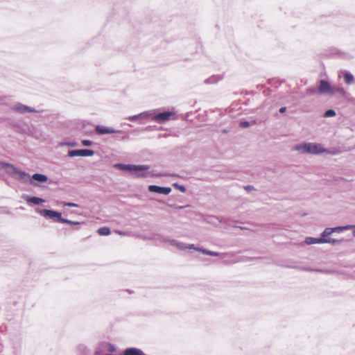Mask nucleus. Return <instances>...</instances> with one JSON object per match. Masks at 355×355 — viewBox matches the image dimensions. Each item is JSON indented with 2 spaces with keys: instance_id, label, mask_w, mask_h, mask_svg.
Listing matches in <instances>:
<instances>
[{
  "instance_id": "obj_1",
  "label": "nucleus",
  "mask_w": 355,
  "mask_h": 355,
  "mask_svg": "<svg viewBox=\"0 0 355 355\" xmlns=\"http://www.w3.org/2000/svg\"><path fill=\"white\" fill-rule=\"evenodd\" d=\"M293 150L302 153L312 155H319L322 153L336 155L338 153L336 149L328 150L324 148L320 144L310 142L297 144L293 147Z\"/></svg>"
},
{
  "instance_id": "obj_2",
  "label": "nucleus",
  "mask_w": 355,
  "mask_h": 355,
  "mask_svg": "<svg viewBox=\"0 0 355 355\" xmlns=\"http://www.w3.org/2000/svg\"><path fill=\"white\" fill-rule=\"evenodd\" d=\"M114 167L119 170L129 171L137 178H146L149 175L148 172L145 171L149 169L148 165L116 164Z\"/></svg>"
},
{
  "instance_id": "obj_3",
  "label": "nucleus",
  "mask_w": 355,
  "mask_h": 355,
  "mask_svg": "<svg viewBox=\"0 0 355 355\" xmlns=\"http://www.w3.org/2000/svg\"><path fill=\"white\" fill-rule=\"evenodd\" d=\"M153 120L159 123H164L171 119L172 116L175 115V113L171 111H166L162 112H157V110H153Z\"/></svg>"
},
{
  "instance_id": "obj_4",
  "label": "nucleus",
  "mask_w": 355,
  "mask_h": 355,
  "mask_svg": "<svg viewBox=\"0 0 355 355\" xmlns=\"http://www.w3.org/2000/svg\"><path fill=\"white\" fill-rule=\"evenodd\" d=\"M37 212L41 216L45 217V218L53 219L55 221L60 223V219L62 218V214L59 211L44 209L38 210Z\"/></svg>"
},
{
  "instance_id": "obj_5",
  "label": "nucleus",
  "mask_w": 355,
  "mask_h": 355,
  "mask_svg": "<svg viewBox=\"0 0 355 355\" xmlns=\"http://www.w3.org/2000/svg\"><path fill=\"white\" fill-rule=\"evenodd\" d=\"M94 155V151L91 149H77V150H70L68 152V155L69 157H76V156H82V157H89Z\"/></svg>"
},
{
  "instance_id": "obj_6",
  "label": "nucleus",
  "mask_w": 355,
  "mask_h": 355,
  "mask_svg": "<svg viewBox=\"0 0 355 355\" xmlns=\"http://www.w3.org/2000/svg\"><path fill=\"white\" fill-rule=\"evenodd\" d=\"M144 239L147 240H153L155 242L156 245H157L167 243L168 241V236H164L160 234H153L151 236H144Z\"/></svg>"
},
{
  "instance_id": "obj_7",
  "label": "nucleus",
  "mask_w": 355,
  "mask_h": 355,
  "mask_svg": "<svg viewBox=\"0 0 355 355\" xmlns=\"http://www.w3.org/2000/svg\"><path fill=\"white\" fill-rule=\"evenodd\" d=\"M95 131L98 135L112 134V133H123L120 130H115L112 128H107L98 125L95 127Z\"/></svg>"
},
{
  "instance_id": "obj_8",
  "label": "nucleus",
  "mask_w": 355,
  "mask_h": 355,
  "mask_svg": "<svg viewBox=\"0 0 355 355\" xmlns=\"http://www.w3.org/2000/svg\"><path fill=\"white\" fill-rule=\"evenodd\" d=\"M12 110L17 112L24 114L26 112H37V111L31 107L23 105L21 103H17L12 107Z\"/></svg>"
},
{
  "instance_id": "obj_9",
  "label": "nucleus",
  "mask_w": 355,
  "mask_h": 355,
  "mask_svg": "<svg viewBox=\"0 0 355 355\" xmlns=\"http://www.w3.org/2000/svg\"><path fill=\"white\" fill-rule=\"evenodd\" d=\"M318 93L333 94L334 93V91L331 89L329 83L327 80H321L320 81Z\"/></svg>"
},
{
  "instance_id": "obj_10",
  "label": "nucleus",
  "mask_w": 355,
  "mask_h": 355,
  "mask_svg": "<svg viewBox=\"0 0 355 355\" xmlns=\"http://www.w3.org/2000/svg\"><path fill=\"white\" fill-rule=\"evenodd\" d=\"M148 191L153 193L168 195L171 193V189L170 187H163L157 185H150Z\"/></svg>"
},
{
  "instance_id": "obj_11",
  "label": "nucleus",
  "mask_w": 355,
  "mask_h": 355,
  "mask_svg": "<svg viewBox=\"0 0 355 355\" xmlns=\"http://www.w3.org/2000/svg\"><path fill=\"white\" fill-rule=\"evenodd\" d=\"M14 178L20 180L21 182L24 183L29 182L31 184H34V182L31 180L30 175L28 173L25 171H21L20 170H18L17 173H16V176Z\"/></svg>"
},
{
  "instance_id": "obj_12",
  "label": "nucleus",
  "mask_w": 355,
  "mask_h": 355,
  "mask_svg": "<svg viewBox=\"0 0 355 355\" xmlns=\"http://www.w3.org/2000/svg\"><path fill=\"white\" fill-rule=\"evenodd\" d=\"M2 168L6 171V172L12 176L13 178L16 176V173L18 171V168H16L11 164L9 163H3Z\"/></svg>"
},
{
  "instance_id": "obj_13",
  "label": "nucleus",
  "mask_w": 355,
  "mask_h": 355,
  "mask_svg": "<svg viewBox=\"0 0 355 355\" xmlns=\"http://www.w3.org/2000/svg\"><path fill=\"white\" fill-rule=\"evenodd\" d=\"M23 198L28 203H33L34 205H40V204L45 202V200L44 199L39 198V197H35V196H24Z\"/></svg>"
},
{
  "instance_id": "obj_14",
  "label": "nucleus",
  "mask_w": 355,
  "mask_h": 355,
  "mask_svg": "<svg viewBox=\"0 0 355 355\" xmlns=\"http://www.w3.org/2000/svg\"><path fill=\"white\" fill-rule=\"evenodd\" d=\"M304 243L307 245L324 243V238L306 237L304 241Z\"/></svg>"
},
{
  "instance_id": "obj_15",
  "label": "nucleus",
  "mask_w": 355,
  "mask_h": 355,
  "mask_svg": "<svg viewBox=\"0 0 355 355\" xmlns=\"http://www.w3.org/2000/svg\"><path fill=\"white\" fill-rule=\"evenodd\" d=\"M32 179L35 181L43 183L47 181L48 178L46 175L41 173H35L32 176Z\"/></svg>"
},
{
  "instance_id": "obj_16",
  "label": "nucleus",
  "mask_w": 355,
  "mask_h": 355,
  "mask_svg": "<svg viewBox=\"0 0 355 355\" xmlns=\"http://www.w3.org/2000/svg\"><path fill=\"white\" fill-rule=\"evenodd\" d=\"M344 78H345V83L347 85H352L355 83V79H354V76L348 71H346L345 73Z\"/></svg>"
},
{
  "instance_id": "obj_17",
  "label": "nucleus",
  "mask_w": 355,
  "mask_h": 355,
  "mask_svg": "<svg viewBox=\"0 0 355 355\" xmlns=\"http://www.w3.org/2000/svg\"><path fill=\"white\" fill-rule=\"evenodd\" d=\"M355 226L352 225H347L345 226H338L336 227H332L333 232H340L343 230H348L354 228Z\"/></svg>"
},
{
  "instance_id": "obj_18",
  "label": "nucleus",
  "mask_w": 355,
  "mask_h": 355,
  "mask_svg": "<svg viewBox=\"0 0 355 355\" xmlns=\"http://www.w3.org/2000/svg\"><path fill=\"white\" fill-rule=\"evenodd\" d=\"M153 110H148L146 112H141L139 114H142V115L144 114V115L142 116H139V119L148 121L150 119H151L153 120Z\"/></svg>"
},
{
  "instance_id": "obj_19",
  "label": "nucleus",
  "mask_w": 355,
  "mask_h": 355,
  "mask_svg": "<svg viewBox=\"0 0 355 355\" xmlns=\"http://www.w3.org/2000/svg\"><path fill=\"white\" fill-rule=\"evenodd\" d=\"M198 250H199V252H202L204 254L213 256V257H218L220 255V253H219V252L210 251V250H208L206 249H198Z\"/></svg>"
},
{
  "instance_id": "obj_20",
  "label": "nucleus",
  "mask_w": 355,
  "mask_h": 355,
  "mask_svg": "<svg viewBox=\"0 0 355 355\" xmlns=\"http://www.w3.org/2000/svg\"><path fill=\"white\" fill-rule=\"evenodd\" d=\"M97 232L100 235L102 236H107L110 234V230L106 227L99 228Z\"/></svg>"
},
{
  "instance_id": "obj_21",
  "label": "nucleus",
  "mask_w": 355,
  "mask_h": 355,
  "mask_svg": "<svg viewBox=\"0 0 355 355\" xmlns=\"http://www.w3.org/2000/svg\"><path fill=\"white\" fill-rule=\"evenodd\" d=\"M341 242H342V240L324 238V243H330L332 245H336V244H340V243H341Z\"/></svg>"
},
{
  "instance_id": "obj_22",
  "label": "nucleus",
  "mask_w": 355,
  "mask_h": 355,
  "mask_svg": "<svg viewBox=\"0 0 355 355\" xmlns=\"http://www.w3.org/2000/svg\"><path fill=\"white\" fill-rule=\"evenodd\" d=\"M333 233L332 227L325 228L321 234L320 238H326L327 236L331 235Z\"/></svg>"
},
{
  "instance_id": "obj_23",
  "label": "nucleus",
  "mask_w": 355,
  "mask_h": 355,
  "mask_svg": "<svg viewBox=\"0 0 355 355\" xmlns=\"http://www.w3.org/2000/svg\"><path fill=\"white\" fill-rule=\"evenodd\" d=\"M103 345L107 348V350L110 352H114L116 351V347L114 345L110 343H104Z\"/></svg>"
},
{
  "instance_id": "obj_24",
  "label": "nucleus",
  "mask_w": 355,
  "mask_h": 355,
  "mask_svg": "<svg viewBox=\"0 0 355 355\" xmlns=\"http://www.w3.org/2000/svg\"><path fill=\"white\" fill-rule=\"evenodd\" d=\"M60 223H67V224H69V225H78L79 224V222L70 220L69 219L64 218H62L60 219Z\"/></svg>"
},
{
  "instance_id": "obj_25",
  "label": "nucleus",
  "mask_w": 355,
  "mask_h": 355,
  "mask_svg": "<svg viewBox=\"0 0 355 355\" xmlns=\"http://www.w3.org/2000/svg\"><path fill=\"white\" fill-rule=\"evenodd\" d=\"M175 247L179 250H184L187 249V244L178 241Z\"/></svg>"
},
{
  "instance_id": "obj_26",
  "label": "nucleus",
  "mask_w": 355,
  "mask_h": 355,
  "mask_svg": "<svg viewBox=\"0 0 355 355\" xmlns=\"http://www.w3.org/2000/svg\"><path fill=\"white\" fill-rule=\"evenodd\" d=\"M336 115V112L334 110H327L324 114V116L325 117H332V116H334Z\"/></svg>"
},
{
  "instance_id": "obj_27",
  "label": "nucleus",
  "mask_w": 355,
  "mask_h": 355,
  "mask_svg": "<svg viewBox=\"0 0 355 355\" xmlns=\"http://www.w3.org/2000/svg\"><path fill=\"white\" fill-rule=\"evenodd\" d=\"M144 115V114H143V116ZM139 116H142V114H136V115L130 116L127 117V119L130 121H135L137 119H139Z\"/></svg>"
},
{
  "instance_id": "obj_28",
  "label": "nucleus",
  "mask_w": 355,
  "mask_h": 355,
  "mask_svg": "<svg viewBox=\"0 0 355 355\" xmlns=\"http://www.w3.org/2000/svg\"><path fill=\"white\" fill-rule=\"evenodd\" d=\"M173 186L176 188L177 189H178L179 191H180L181 192H185L186 191V188L184 186H182V185H180L178 184V183H174L173 184Z\"/></svg>"
},
{
  "instance_id": "obj_29",
  "label": "nucleus",
  "mask_w": 355,
  "mask_h": 355,
  "mask_svg": "<svg viewBox=\"0 0 355 355\" xmlns=\"http://www.w3.org/2000/svg\"><path fill=\"white\" fill-rule=\"evenodd\" d=\"M82 144L85 146H90L92 144V141L87 139H84L82 141Z\"/></svg>"
},
{
  "instance_id": "obj_30",
  "label": "nucleus",
  "mask_w": 355,
  "mask_h": 355,
  "mask_svg": "<svg viewBox=\"0 0 355 355\" xmlns=\"http://www.w3.org/2000/svg\"><path fill=\"white\" fill-rule=\"evenodd\" d=\"M64 206L70 207H78V205L73 202H64Z\"/></svg>"
},
{
  "instance_id": "obj_31",
  "label": "nucleus",
  "mask_w": 355,
  "mask_h": 355,
  "mask_svg": "<svg viewBox=\"0 0 355 355\" xmlns=\"http://www.w3.org/2000/svg\"><path fill=\"white\" fill-rule=\"evenodd\" d=\"M187 249H193L199 252L198 249H202V248H196L194 244L187 245Z\"/></svg>"
},
{
  "instance_id": "obj_32",
  "label": "nucleus",
  "mask_w": 355,
  "mask_h": 355,
  "mask_svg": "<svg viewBox=\"0 0 355 355\" xmlns=\"http://www.w3.org/2000/svg\"><path fill=\"white\" fill-rule=\"evenodd\" d=\"M250 125V123L248 121H241L240 123V126L243 128H248V126Z\"/></svg>"
},
{
  "instance_id": "obj_33",
  "label": "nucleus",
  "mask_w": 355,
  "mask_h": 355,
  "mask_svg": "<svg viewBox=\"0 0 355 355\" xmlns=\"http://www.w3.org/2000/svg\"><path fill=\"white\" fill-rule=\"evenodd\" d=\"M177 241H178L175 239H171L168 238V241L167 243H169L170 245H171L173 246H175Z\"/></svg>"
},
{
  "instance_id": "obj_34",
  "label": "nucleus",
  "mask_w": 355,
  "mask_h": 355,
  "mask_svg": "<svg viewBox=\"0 0 355 355\" xmlns=\"http://www.w3.org/2000/svg\"><path fill=\"white\" fill-rule=\"evenodd\" d=\"M63 144L65 146H70V147H73L77 145V144L76 142H65Z\"/></svg>"
},
{
  "instance_id": "obj_35",
  "label": "nucleus",
  "mask_w": 355,
  "mask_h": 355,
  "mask_svg": "<svg viewBox=\"0 0 355 355\" xmlns=\"http://www.w3.org/2000/svg\"><path fill=\"white\" fill-rule=\"evenodd\" d=\"M245 189L248 191H251L254 190V187L252 185H247L245 187Z\"/></svg>"
},
{
  "instance_id": "obj_36",
  "label": "nucleus",
  "mask_w": 355,
  "mask_h": 355,
  "mask_svg": "<svg viewBox=\"0 0 355 355\" xmlns=\"http://www.w3.org/2000/svg\"><path fill=\"white\" fill-rule=\"evenodd\" d=\"M315 89L314 88H309L306 90V92L309 94H312L315 93Z\"/></svg>"
},
{
  "instance_id": "obj_37",
  "label": "nucleus",
  "mask_w": 355,
  "mask_h": 355,
  "mask_svg": "<svg viewBox=\"0 0 355 355\" xmlns=\"http://www.w3.org/2000/svg\"><path fill=\"white\" fill-rule=\"evenodd\" d=\"M337 91H338L339 93H340L341 94H343V95H344V94H345V92L343 88H340V87H338V88H337Z\"/></svg>"
},
{
  "instance_id": "obj_38",
  "label": "nucleus",
  "mask_w": 355,
  "mask_h": 355,
  "mask_svg": "<svg viewBox=\"0 0 355 355\" xmlns=\"http://www.w3.org/2000/svg\"><path fill=\"white\" fill-rule=\"evenodd\" d=\"M95 355H113V354H102L99 350H96L95 352Z\"/></svg>"
},
{
  "instance_id": "obj_39",
  "label": "nucleus",
  "mask_w": 355,
  "mask_h": 355,
  "mask_svg": "<svg viewBox=\"0 0 355 355\" xmlns=\"http://www.w3.org/2000/svg\"><path fill=\"white\" fill-rule=\"evenodd\" d=\"M286 111V107H282L279 109V112L282 113V114L284 113Z\"/></svg>"
},
{
  "instance_id": "obj_40",
  "label": "nucleus",
  "mask_w": 355,
  "mask_h": 355,
  "mask_svg": "<svg viewBox=\"0 0 355 355\" xmlns=\"http://www.w3.org/2000/svg\"><path fill=\"white\" fill-rule=\"evenodd\" d=\"M128 139H129V136H128V135H127V134L124 135L122 137V138H121V139H122V140H128Z\"/></svg>"
},
{
  "instance_id": "obj_41",
  "label": "nucleus",
  "mask_w": 355,
  "mask_h": 355,
  "mask_svg": "<svg viewBox=\"0 0 355 355\" xmlns=\"http://www.w3.org/2000/svg\"><path fill=\"white\" fill-rule=\"evenodd\" d=\"M116 232H117L119 234L122 235V236H124V235H125V234H126V233H125V232H121V231H116Z\"/></svg>"
},
{
  "instance_id": "obj_42",
  "label": "nucleus",
  "mask_w": 355,
  "mask_h": 355,
  "mask_svg": "<svg viewBox=\"0 0 355 355\" xmlns=\"http://www.w3.org/2000/svg\"><path fill=\"white\" fill-rule=\"evenodd\" d=\"M306 270H309V271H318V270L312 269V268H309V269H306Z\"/></svg>"
},
{
  "instance_id": "obj_43",
  "label": "nucleus",
  "mask_w": 355,
  "mask_h": 355,
  "mask_svg": "<svg viewBox=\"0 0 355 355\" xmlns=\"http://www.w3.org/2000/svg\"><path fill=\"white\" fill-rule=\"evenodd\" d=\"M354 230H353V232H352V235H353L354 236H355V227H354Z\"/></svg>"
}]
</instances>
